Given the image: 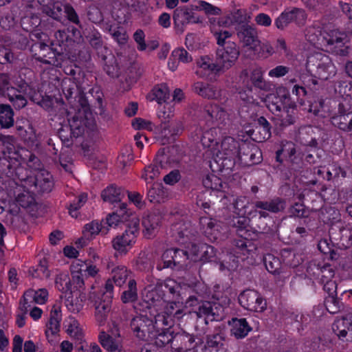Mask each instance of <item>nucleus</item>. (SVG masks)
I'll use <instances>...</instances> for the list:
<instances>
[{"label":"nucleus","mask_w":352,"mask_h":352,"mask_svg":"<svg viewBox=\"0 0 352 352\" xmlns=\"http://www.w3.org/2000/svg\"><path fill=\"white\" fill-rule=\"evenodd\" d=\"M213 300L204 301L199 296H190L186 304L193 308V312L198 318H204L206 323L210 321H220L225 316V309L230 303L227 296H212Z\"/></svg>","instance_id":"obj_1"},{"label":"nucleus","mask_w":352,"mask_h":352,"mask_svg":"<svg viewBox=\"0 0 352 352\" xmlns=\"http://www.w3.org/2000/svg\"><path fill=\"white\" fill-rule=\"evenodd\" d=\"M265 102L272 113L282 112L280 118L282 126L285 127L296 122L298 118L297 105L287 89H280L277 94H267Z\"/></svg>","instance_id":"obj_2"},{"label":"nucleus","mask_w":352,"mask_h":352,"mask_svg":"<svg viewBox=\"0 0 352 352\" xmlns=\"http://www.w3.org/2000/svg\"><path fill=\"white\" fill-rule=\"evenodd\" d=\"M249 223L250 219L244 216L234 217L229 221V226L240 237L234 239L232 251L234 256L242 261L248 259L250 256H253L256 250L254 243L248 239L251 235Z\"/></svg>","instance_id":"obj_3"},{"label":"nucleus","mask_w":352,"mask_h":352,"mask_svg":"<svg viewBox=\"0 0 352 352\" xmlns=\"http://www.w3.org/2000/svg\"><path fill=\"white\" fill-rule=\"evenodd\" d=\"M146 279L150 284L145 287L141 300L133 305V308L137 312L146 311V309L152 308L157 311L167 302L162 283L155 284L152 276H148Z\"/></svg>","instance_id":"obj_4"},{"label":"nucleus","mask_w":352,"mask_h":352,"mask_svg":"<svg viewBox=\"0 0 352 352\" xmlns=\"http://www.w3.org/2000/svg\"><path fill=\"white\" fill-rule=\"evenodd\" d=\"M113 296V285L110 279H107L104 288L96 293H94L90 298H92L95 307V318L97 323L104 325L111 310L112 298Z\"/></svg>","instance_id":"obj_5"},{"label":"nucleus","mask_w":352,"mask_h":352,"mask_svg":"<svg viewBox=\"0 0 352 352\" xmlns=\"http://www.w3.org/2000/svg\"><path fill=\"white\" fill-rule=\"evenodd\" d=\"M140 220L137 216H133L130 223L126 224L124 232L111 241L113 248L120 254H126L135 243L139 234Z\"/></svg>","instance_id":"obj_6"},{"label":"nucleus","mask_w":352,"mask_h":352,"mask_svg":"<svg viewBox=\"0 0 352 352\" xmlns=\"http://www.w3.org/2000/svg\"><path fill=\"white\" fill-rule=\"evenodd\" d=\"M13 155L16 156H11L10 152H0V170L13 180L24 181L28 177L27 170L21 166L17 154L14 153Z\"/></svg>","instance_id":"obj_7"},{"label":"nucleus","mask_w":352,"mask_h":352,"mask_svg":"<svg viewBox=\"0 0 352 352\" xmlns=\"http://www.w3.org/2000/svg\"><path fill=\"white\" fill-rule=\"evenodd\" d=\"M175 28L183 33L186 27L189 24H197L203 22V18L197 13V9L193 6H183L177 8L173 15Z\"/></svg>","instance_id":"obj_8"},{"label":"nucleus","mask_w":352,"mask_h":352,"mask_svg":"<svg viewBox=\"0 0 352 352\" xmlns=\"http://www.w3.org/2000/svg\"><path fill=\"white\" fill-rule=\"evenodd\" d=\"M239 302L244 309L255 312H263L267 308L266 300L258 292L246 289L238 297Z\"/></svg>","instance_id":"obj_9"},{"label":"nucleus","mask_w":352,"mask_h":352,"mask_svg":"<svg viewBox=\"0 0 352 352\" xmlns=\"http://www.w3.org/2000/svg\"><path fill=\"white\" fill-rule=\"evenodd\" d=\"M240 50L236 43H227L226 47H218L216 61L222 72L232 67L238 60Z\"/></svg>","instance_id":"obj_10"},{"label":"nucleus","mask_w":352,"mask_h":352,"mask_svg":"<svg viewBox=\"0 0 352 352\" xmlns=\"http://www.w3.org/2000/svg\"><path fill=\"white\" fill-rule=\"evenodd\" d=\"M56 285L64 294H72L80 292L85 286L82 270L72 271V278L67 275L57 278Z\"/></svg>","instance_id":"obj_11"},{"label":"nucleus","mask_w":352,"mask_h":352,"mask_svg":"<svg viewBox=\"0 0 352 352\" xmlns=\"http://www.w3.org/2000/svg\"><path fill=\"white\" fill-rule=\"evenodd\" d=\"M131 329L134 335L142 340H146L153 338L155 330L153 320L146 316L139 315L133 317L130 323Z\"/></svg>","instance_id":"obj_12"},{"label":"nucleus","mask_w":352,"mask_h":352,"mask_svg":"<svg viewBox=\"0 0 352 352\" xmlns=\"http://www.w3.org/2000/svg\"><path fill=\"white\" fill-rule=\"evenodd\" d=\"M307 14L303 9L298 8H287L276 19L274 24L278 29L284 30L291 23L302 25L305 24Z\"/></svg>","instance_id":"obj_13"},{"label":"nucleus","mask_w":352,"mask_h":352,"mask_svg":"<svg viewBox=\"0 0 352 352\" xmlns=\"http://www.w3.org/2000/svg\"><path fill=\"white\" fill-rule=\"evenodd\" d=\"M189 258L188 251L179 248H170L165 250L162 256L164 268L180 269L186 265Z\"/></svg>","instance_id":"obj_14"},{"label":"nucleus","mask_w":352,"mask_h":352,"mask_svg":"<svg viewBox=\"0 0 352 352\" xmlns=\"http://www.w3.org/2000/svg\"><path fill=\"white\" fill-rule=\"evenodd\" d=\"M323 38L326 41L327 47L332 54L340 56H348L349 47L344 42V40L346 39L344 33L333 30Z\"/></svg>","instance_id":"obj_15"},{"label":"nucleus","mask_w":352,"mask_h":352,"mask_svg":"<svg viewBox=\"0 0 352 352\" xmlns=\"http://www.w3.org/2000/svg\"><path fill=\"white\" fill-rule=\"evenodd\" d=\"M202 342L201 339L185 331L174 333L172 349L177 352H184L194 349Z\"/></svg>","instance_id":"obj_16"},{"label":"nucleus","mask_w":352,"mask_h":352,"mask_svg":"<svg viewBox=\"0 0 352 352\" xmlns=\"http://www.w3.org/2000/svg\"><path fill=\"white\" fill-rule=\"evenodd\" d=\"M192 90L201 98L208 100H221L222 96V89L220 87L203 81L194 82Z\"/></svg>","instance_id":"obj_17"},{"label":"nucleus","mask_w":352,"mask_h":352,"mask_svg":"<svg viewBox=\"0 0 352 352\" xmlns=\"http://www.w3.org/2000/svg\"><path fill=\"white\" fill-rule=\"evenodd\" d=\"M236 29L240 41L244 45L255 50L260 44L256 28L250 25L243 24Z\"/></svg>","instance_id":"obj_18"},{"label":"nucleus","mask_w":352,"mask_h":352,"mask_svg":"<svg viewBox=\"0 0 352 352\" xmlns=\"http://www.w3.org/2000/svg\"><path fill=\"white\" fill-rule=\"evenodd\" d=\"M285 151V160L291 170L298 171L303 164L302 155L300 151L296 148L292 142H286L283 144Z\"/></svg>","instance_id":"obj_19"},{"label":"nucleus","mask_w":352,"mask_h":352,"mask_svg":"<svg viewBox=\"0 0 352 352\" xmlns=\"http://www.w3.org/2000/svg\"><path fill=\"white\" fill-rule=\"evenodd\" d=\"M200 230L204 236L211 242L217 241L220 235V223L209 217H201L199 218Z\"/></svg>","instance_id":"obj_20"},{"label":"nucleus","mask_w":352,"mask_h":352,"mask_svg":"<svg viewBox=\"0 0 352 352\" xmlns=\"http://www.w3.org/2000/svg\"><path fill=\"white\" fill-rule=\"evenodd\" d=\"M239 159L248 165L257 164L262 160L261 151L254 144L242 143Z\"/></svg>","instance_id":"obj_21"},{"label":"nucleus","mask_w":352,"mask_h":352,"mask_svg":"<svg viewBox=\"0 0 352 352\" xmlns=\"http://www.w3.org/2000/svg\"><path fill=\"white\" fill-rule=\"evenodd\" d=\"M241 144L232 137H226L221 142L220 153L225 156V160L234 164L236 157H239Z\"/></svg>","instance_id":"obj_22"},{"label":"nucleus","mask_w":352,"mask_h":352,"mask_svg":"<svg viewBox=\"0 0 352 352\" xmlns=\"http://www.w3.org/2000/svg\"><path fill=\"white\" fill-rule=\"evenodd\" d=\"M332 329L340 339L352 340V314H348L337 319L332 325Z\"/></svg>","instance_id":"obj_23"},{"label":"nucleus","mask_w":352,"mask_h":352,"mask_svg":"<svg viewBox=\"0 0 352 352\" xmlns=\"http://www.w3.org/2000/svg\"><path fill=\"white\" fill-rule=\"evenodd\" d=\"M256 209L267 210L269 212L277 214L283 212L287 207V201L285 199L280 197H274L267 200H258L254 203Z\"/></svg>","instance_id":"obj_24"},{"label":"nucleus","mask_w":352,"mask_h":352,"mask_svg":"<svg viewBox=\"0 0 352 352\" xmlns=\"http://www.w3.org/2000/svg\"><path fill=\"white\" fill-rule=\"evenodd\" d=\"M126 204H120L118 208L107 217V223L109 226H116L119 222L130 223L133 216H136L126 208Z\"/></svg>","instance_id":"obj_25"},{"label":"nucleus","mask_w":352,"mask_h":352,"mask_svg":"<svg viewBox=\"0 0 352 352\" xmlns=\"http://www.w3.org/2000/svg\"><path fill=\"white\" fill-rule=\"evenodd\" d=\"M307 272L314 276H320L322 283L331 280L335 275L334 267L329 263L321 264L311 262L307 267Z\"/></svg>","instance_id":"obj_26"},{"label":"nucleus","mask_w":352,"mask_h":352,"mask_svg":"<svg viewBox=\"0 0 352 352\" xmlns=\"http://www.w3.org/2000/svg\"><path fill=\"white\" fill-rule=\"evenodd\" d=\"M230 333L236 339H243L252 330L246 318H232L228 321Z\"/></svg>","instance_id":"obj_27"},{"label":"nucleus","mask_w":352,"mask_h":352,"mask_svg":"<svg viewBox=\"0 0 352 352\" xmlns=\"http://www.w3.org/2000/svg\"><path fill=\"white\" fill-rule=\"evenodd\" d=\"M250 19V17L248 15L247 11L245 10L239 9L231 12L230 14L226 16L221 17L219 21V23L220 25H223L226 27L235 24L241 26L243 24H248Z\"/></svg>","instance_id":"obj_28"},{"label":"nucleus","mask_w":352,"mask_h":352,"mask_svg":"<svg viewBox=\"0 0 352 352\" xmlns=\"http://www.w3.org/2000/svg\"><path fill=\"white\" fill-rule=\"evenodd\" d=\"M202 114L208 122L212 123L214 122H223L227 116L226 111L222 107L212 103H208L203 107Z\"/></svg>","instance_id":"obj_29"},{"label":"nucleus","mask_w":352,"mask_h":352,"mask_svg":"<svg viewBox=\"0 0 352 352\" xmlns=\"http://www.w3.org/2000/svg\"><path fill=\"white\" fill-rule=\"evenodd\" d=\"M98 340L102 347L110 352H126L122 350L121 338H115L104 331L99 333Z\"/></svg>","instance_id":"obj_30"},{"label":"nucleus","mask_w":352,"mask_h":352,"mask_svg":"<svg viewBox=\"0 0 352 352\" xmlns=\"http://www.w3.org/2000/svg\"><path fill=\"white\" fill-rule=\"evenodd\" d=\"M170 234L173 240L181 243L186 244L191 237V232L188 225L184 222H177L171 226Z\"/></svg>","instance_id":"obj_31"},{"label":"nucleus","mask_w":352,"mask_h":352,"mask_svg":"<svg viewBox=\"0 0 352 352\" xmlns=\"http://www.w3.org/2000/svg\"><path fill=\"white\" fill-rule=\"evenodd\" d=\"M62 320V314L60 307L57 305H54L50 312V317L48 323H47V330L45 331V335L49 341L50 336H55L60 331V321Z\"/></svg>","instance_id":"obj_32"},{"label":"nucleus","mask_w":352,"mask_h":352,"mask_svg":"<svg viewBox=\"0 0 352 352\" xmlns=\"http://www.w3.org/2000/svg\"><path fill=\"white\" fill-rule=\"evenodd\" d=\"M161 219V216L156 213H151L143 217L142 225L144 228L143 234L146 238L150 239L155 235Z\"/></svg>","instance_id":"obj_33"},{"label":"nucleus","mask_w":352,"mask_h":352,"mask_svg":"<svg viewBox=\"0 0 352 352\" xmlns=\"http://www.w3.org/2000/svg\"><path fill=\"white\" fill-rule=\"evenodd\" d=\"M107 267L109 270H111L112 279H109L113 285L115 283L117 286L121 287L126 283L127 279L131 278V272L124 265L113 266L112 264L111 266L110 264H108Z\"/></svg>","instance_id":"obj_34"},{"label":"nucleus","mask_w":352,"mask_h":352,"mask_svg":"<svg viewBox=\"0 0 352 352\" xmlns=\"http://www.w3.org/2000/svg\"><path fill=\"white\" fill-rule=\"evenodd\" d=\"M174 331L171 327H167L160 330H154L152 335L153 338L150 340H154V344L157 347H164L168 344L173 345Z\"/></svg>","instance_id":"obj_35"},{"label":"nucleus","mask_w":352,"mask_h":352,"mask_svg":"<svg viewBox=\"0 0 352 352\" xmlns=\"http://www.w3.org/2000/svg\"><path fill=\"white\" fill-rule=\"evenodd\" d=\"M316 73L319 79L326 80L335 76L336 67L328 56H324L317 65Z\"/></svg>","instance_id":"obj_36"},{"label":"nucleus","mask_w":352,"mask_h":352,"mask_svg":"<svg viewBox=\"0 0 352 352\" xmlns=\"http://www.w3.org/2000/svg\"><path fill=\"white\" fill-rule=\"evenodd\" d=\"M34 183L37 190L41 193L50 192L54 186L52 175L47 171L37 173Z\"/></svg>","instance_id":"obj_37"},{"label":"nucleus","mask_w":352,"mask_h":352,"mask_svg":"<svg viewBox=\"0 0 352 352\" xmlns=\"http://www.w3.org/2000/svg\"><path fill=\"white\" fill-rule=\"evenodd\" d=\"M125 191L120 187L115 185H111L104 189L101 193V197L104 201L111 204H120V201L125 196Z\"/></svg>","instance_id":"obj_38"},{"label":"nucleus","mask_w":352,"mask_h":352,"mask_svg":"<svg viewBox=\"0 0 352 352\" xmlns=\"http://www.w3.org/2000/svg\"><path fill=\"white\" fill-rule=\"evenodd\" d=\"M65 294V305L68 310L73 313L80 312L84 307V302L86 299L85 294L81 292H76L75 298H74L73 294H68L67 293Z\"/></svg>","instance_id":"obj_39"},{"label":"nucleus","mask_w":352,"mask_h":352,"mask_svg":"<svg viewBox=\"0 0 352 352\" xmlns=\"http://www.w3.org/2000/svg\"><path fill=\"white\" fill-rule=\"evenodd\" d=\"M42 12L56 21L63 23L64 20L63 5L60 1L50 0L49 6H45L42 9Z\"/></svg>","instance_id":"obj_40"},{"label":"nucleus","mask_w":352,"mask_h":352,"mask_svg":"<svg viewBox=\"0 0 352 352\" xmlns=\"http://www.w3.org/2000/svg\"><path fill=\"white\" fill-rule=\"evenodd\" d=\"M138 298L137 283L134 278H129L125 289L121 294L120 300L124 303H134L135 305Z\"/></svg>","instance_id":"obj_41"},{"label":"nucleus","mask_w":352,"mask_h":352,"mask_svg":"<svg viewBox=\"0 0 352 352\" xmlns=\"http://www.w3.org/2000/svg\"><path fill=\"white\" fill-rule=\"evenodd\" d=\"M154 282L155 284L162 283V290L164 291L166 301L173 299L178 295L179 286L175 280L172 279L161 280L154 278Z\"/></svg>","instance_id":"obj_42"},{"label":"nucleus","mask_w":352,"mask_h":352,"mask_svg":"<svg viewBox=\"0 0 352 352\" xmlns=\"http://www.w3.org/2000/svg\"><path fill=\"white\" fill-rule=\"evenodd\" d=\"M109 229L104 228L101 222L97 220H94L85 225L82 230V234L85 235L87 239L92 240L96 235L100 232L102 234H106L108 232Z\"/></svg>","instance_id":"obj_43"},{"label":"nucleus","mask_w":352,"mask_h":352,"mask_svg":"<svg viewBox=\"0 0 352 352\" xmlns=\"http://www.w3.org/2000/svg\"><path fill=\"white\" fill-rule=\"evenodd\" d=\"M331 123L343 131L352 133V111L348 114L333 116Z\"/></svg>","instance_id":"obj_44"},{"label":"nucleus","mask_w":352,"mask_h":352,"mask_svg":"<svg viewBox=\"0 0 352 352\" xmlns=\"http://www.w3.org/2000/svg\"><path fill=\"white\" fill-rule=\"evenodd\" d=\"M264 72L260 67L253 69L250 74V81L253 86L263 91H268L270 85L263 78Z\"/></svg>","instance_id":"obj_45"},{"label":"nucleus","mask_w":352,"mask_h":352,"mask_svg":"<svg viewBox=\"0 0 352 352\" xmlns=\"http://www.w3.org/2000/svg\"><path fill=\"white\" fill-rule=\"evenodd\" d=\"M0 125L4 129L14 125V111L10 104H0Z\"/></svg>","instance_id":"obj_46"},{"label":"nucleus","mask_w":352,"mask_h":352,"mask_svg":"<svg viewBox=\"0 0 352 352\" xmlns=\"http://www.w3.org/2000/svg\"><path fill=\"white\" fill-rule=\"evenodd\" d=\"M27 96L28 95L18 93L14 88H10L6 97L8 98L15 109H21L28 104Z\"/></svg>","instance_id":"obj_47"},{"label":"nucleus","mask_w":352,"mask_h":352,"mask_svg":"<svg viewBox=\"0 0 352 352\" xmlns=\"http://www.w3.org/2000/svg\"><path fill=\"white\" fill-rule=\"evenodd\" d=\"M324 305L327 311L332 314H337L344 309V302L337 297V295L325 296Z\"/></svg>","instance_id":"obj_48"},{"label":"nucleus","mask_w":352,"mask_h":352,"mask_svg":"<svg viewBox=\"0 0 352 352\" xmlns=\"http://www.w3.org/2000/svg\"><path fill=\"white\" fill-rule=\"evenodd\" d=\"M206 346L215 351L224 350V337L221 333H214L206 336Z\"/></svg>","instance_id":"obj_49"},{"label":"nucleus","mask_w":352,"mask_h":352,"mask_svg":"<svg viewBox=\"0 0 352 352\" xmlns=\"http://www.w3.org/2000/svg\"><path fill=\"white\" fill-rule=\"evenodd\" d=\"M266 270L271 274H279L282 272V263L278 257L267 254L264 258Z\"/></svg>","instance_id":"obj_50"},{"label":"nucleus","mask_w":352,"mask_h":352,"mask_svg":"<svg viewBox=\"0 0 352 352\" xmlns=\"http://www.w3.org/2000/svg\"><path fill=\"white\" fill-rule=\"evenodd\" d=\"M199 251L201 260L208 262H217L219 259L218 252L213 246L202 244L199 248Z\"/></svg>","instance_id":"obj_51"},{"label":"nucleus","mask_w":352,"mask_h":352,"mask_svg":"<svg viewBox=\"0 0 352 352\" xmlns=\"http://www.w3.org/2000/svg\"><path fill=\"white\" fill-rule=\"evenodd\" d=\"M87 195L85 193L80 194L68 206L69 214L74 218H78L80 212L79 209L86 203Z\"/></svg>","instance_id":"obj_52"},{"label":"nucleus","mask_w":352,"mask_h":352,"mask_svg":"<svg viewBox=\"0 0 352 352\" xmlns=\"http://www.w3.org/2000/svg\"><path fill=\"white\" fill-rule=\"evenodd\" d=\"M152 94L155 99L159 104L166 102L169 98L170 93L168 87L164 84L158 85L155 86L152 89Z\"/></svg>","instance_id":"obj_53"},{"label":"nucleus","mask_w":352,"mask_h":352,"mask_svg":"<svg viewBox=\"0 0 352 352\" xmlns=\"http://www.w3.org/2000/svg\"><path fill=\"white\" fill-rule=\"evenodd\" d=\"M63 12L67 20L75 24L79 28L82 29V25L80 21L79 16L70 3H66L63 5Z\"/></svg>","instance_id":"obj_54"},{"label":"nucleus","mask_w":352,"mask_h":352,"mask_svg":"<svg viewBox=\"0 0 352 352\" xmlns=\"http://www.w3.org/2000/svg\"><path fill=\"white\" fill-rule=\"evenodd\" d=\"M62 90L65 98L70 103L72 102L73 99L75 100L76 96L80 94L78 92L77 85L71 80L63 82Z\"/></svg>","instance_id":"obj_55"},{"label":"nucleus","mask_w":352,"mask_h":352,"mask_svg":"<svg viewBox=\"0 0 352 352\" xmlns=\"http://www.w3.org/2000/svg\"><path fill=\"white\" fill-rule=\"evenodd\" d=\"M148 199L151 202H160L163 200L164 191L160 184H154L148 191Z\"/></svg>","instance_id":"obj_56"},{"label":"nucleus","mask_w":352,"mask_h":352,"mask_svg":"<svg viewBox=\"0 0 352 352\" xmlns=\"http://www.w3.org/2000/svg\"><path fill=\"white\" fill-rule=\"evenodd\" d=\"M197 65L204 70H208L214 74L222 72L221 68L219 67L218 63L216 60L214 63H211L210 58L208 56L201 57L197 61Z\"/></svg>","instance_id":"obj_57"},{"label":"nucleus","mask_w":352,"mask_h":352,"mask_svg":"<svg viewBox=\"0 0 352 352\" xmlns=\"http://www.w3.org/2000/svg\"><path fill=\"white\" fill-rule=\"evenodd\" d=\"M290 217L298 218H306L309 216V212L306 206L300 203H295L289 208Z\"/></svg>","instance_id":"obj_58"},{"label":"nucleus","mask_w":352,"mask_h":352,"mask_svg":"<svg viewBox=\"0 0 352 352\" xmlns=\"http://www.w3.org/2000/svg\"><path fill=\"white\" fill-rule=\"evenodd\" d=\"M214 36L217 41L218 47H226L227 43H236L230 40L232 34L227 30H219L213 32Z\"/></svg>","instance_id":"obj_59"},{"label":"nucleus","mask_w":352,"mask_h":352,"mask_svg":"<svg viewBox=\"0 0 352 352\" xmlns=\"http://www.w3.org/2000/svg\"><path fill=\"white\" fill-rule=\"evenodd\" d=\"M258 126H256V129L259 130V133H262L263 140H267L271 137V125L267 119L261 116L257 120Z\"/></svg>","instance_id":"obj_60"},{"label":"nucleus","mask_w":352,"mask_h":352,"mask_svg":"<svg viewBox=\"0 0 352 352\" xmlns=\"http://www.w3.org/2000/svg\"><path fill=\"white\" fill-rule=\"evenodd\" d=\"M10 76L6 73H0V96L6 97L12 85Z\"/></svg>","instance_id":"obj_61"},{"label":"nucleus","mask_w":352,"mask_h":352,"mask_svg":"<svg viewBox=\"0 0 352 352\" xmlns=\"http://www.w3.org/2000/svg\"><path fill=\"white\" fill-rule=\"evenodd\" d=\"M171 56L183 63H188L192 60V56L183 47L175 49L172 52Z\"/></svg>","instance_id":"obj_62"},{"label":"nucleus","mask_w":352,"mask_h":352,"mask_svg":"<svg viewBox=\"0 0 352 352\" xmlns=\"http://www.w3.org/2000/svg\"><path fill=\"white\" fill-rule=\"evenodd\" d=\"M204 186L217 191H221L223 189V184L220 178L215 175L208 176L204 180Z\"/></svg>","instance_id":"obj_63"},{"label":"nucleus","mask_w":352,"mask_h":352,"mask_svg":"<svg viewBox=\"0 0 352 352\" xmlns=\"http://www.w3.org/2000/svg\"><path fill=\"white\" fill-rule=\"evenodd\" d=\"M197 11L198 10H203L206 14L217 15L220 13L221 10L218 7L204 1H200L198 2V6H196Z\"/></svg>","instance_id":"obj_64"}]
</instances>
